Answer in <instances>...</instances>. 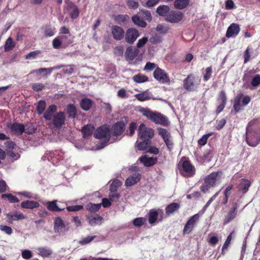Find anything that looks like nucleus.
Listing matches in <instances>:
<instances>
[{"label":"nucleus","mask_w":260,"mask_h":260,"mask_svg":"<svg viewBox=\"0 0 260 260\" xmlns=\"http://www.w3.org/2000/svg\"><path fill=\"white\" fill-rule=\"evenodd\" d=\"M142 114L156 124L168 126L170 122L166 116L157 112H153L148 108H142L140 110Z\"/></svg>","instance_id":"f257e3e1"},{"label":"nucleus","mask_w":260,"mask_h":260,"mask_svg":"<svg viewBox=\"0 0 260 260\" xmlns=\"http://www.w3.org/2000/svg\"><path fill=\"white\" fill-rule=\"evenodd\" d=\"M178 169L180 174L185 177H191L196 173V168L193 166L189 159L185 157H182L180 161Z\"/></svg>","instance_id":"f03ea898"},{"label":"nucleus","mask_w":260,"mask_h":260,"mask_svg":"<svg viewBox=\"0 0 260 260\" xmlns=\"http://www.w3.org/2000/svg\"><path fill=\"white\" fill-rule=\"evenodd\" d=\"M221 172H214L206 176L204 179V183L200 187L201 190L206 193L210 188L216 186L217 182H219V178Z\"/></svg>","instance_id":"7ed1b4c3"},{"label":"nucleus","mask_w":260,"mask_h":260,"mask_svg":"<svg viewBox=\"0 0 260 260\" xmlns=\"http://www.w3.org/2000/svg\"><path fill=\"white\" fill-rule=\"evenodd\" d=\"M94 137L97 139H104V145L106 144L110 139V129L108 126L103 125L99 127L94 133Z\"/></svg>","instance_id":"20e7f679"},{"label":"nucleus","mask_w":260,"mask_h":260,"mask_svg":"<svg viewBox=\"0 0 260 260\" xmlns=\"http://www.w3.org/2000/svg\"><path fill=\"white\" fill-rule=\"evenodd\" d=\"M201 80L198 77L192 74L188 75L183 80V87L187 91H193L197 85H199Z\"/></svg>","instance_id":"39448f33"},{"label":"nucleus","mask_w":260,"mask_h":260,"mask_svg":"<svg viewBox=\"0 0 260 260\" xmlns=\"http://www.w3.org/2000/svg\"><path fill=\"white\" fill-rule=\"evenodd\" d=\"M154 135V130L146 126L144 123H141L138 128V136L142 140L150 141Z\"/></svg>","instance_id":"423d86ee"},{"label":"nucleus","mask_w":260,"mask_h":260,"mask_svg":"<svg viewBox=\"0 0 260 260\" xmlns=\"http://www.w3.org/2000/svg\"><path fill=\"white\" fill-rule=\"evenodd\" d=\"M164 210L161 209H151L148 213L149 224L153 225L156 221L161 222L164 219Z\"/></svg>","instance_id":"0eeeda50"},{"label":"nucleus","mask_w":260,"mask_h":260,"mask_svg":"<svg viewBox=\"0 0 260 260\" xmlns=\"http://www.w3.org/2000/svg\"><path fill=\"white\" fill-rule=\"evenodd\" d=\"M238 208L239 204L237 202H234L232 203L231 207L224 217L223 220V224L224 225L228 224L236 218L238 215Z\"/></svg>","instance_id":"6e6552de"},{"label":"nucleus","mask_w":260,"mask_h":260,"mask_svg":"<svg viewBox=\"0 0 260 260\" xmlns=\"http://www.w3.org/2000/svg\"><path fill=\"white\" fill-rule=\"evenodd\" d=\"M139 36L140 32L137 29L129 27L126 30L124 39L127 44L132 45L134 43Z\"/></svg>","instance_id":"1a4fd4ad"},{"label":"nucleus","mask_w":260,"mask_h":260,"mask_svg":"<svg viewBox=\"0 0 260 260\" xmlns=\"http://www.w3.org/2000/svg\"><path fill=\"white\" fill-rule=\"evenodd\" d=\"M154 78L161 83L170 84V80L167 73L159 67L156 68L153 72Z\"/></svg>","instance_id":"9d476101"},{"label":"nucleus","mask_w":260,"mask_h":260,"mask_svg":"<svg viewBox=\"0 0 260 260\" xmlns=\"http://www.w3.org/2000/svg\"><path fill=\"white\" fill-rule=\"evenodd\" d=\"M127 123L126 118L124 120L116 122L112 127V134L114 136H119L123 133L125 126Z\"/></svg>","instance_id":"9b49d317"},{"label":"nucleus","mask_w":260,"mask_h":260,"mask_svg":"<svg viewBox=\"0 0 260 260\" xmlns=\"http://www.w3.org/2000/svg\"><path fill=\"white\" fill-rule=\"evenodd\" d=\"M51 120L55 127L60 128L65 123L66 116L64 112L59 111L56 113Z\"/></svg>","instance_id":"f8f14e48"},{"label":"nucleus","mask_w":260,"mask_h":260,"mask_svg":"<svg viewBox=\"0 0 260 260\" xmlns=\"http://www.w3.org/2000/svg\"><path fill=\"white\" fill-rule=\"evenodd\" d=\"M183 13L178 11H171L165 17V19L171 23H178L180 22L183 18Z\"/></svg>","instance_id":"ddd939ff"},{"label":"nucleus","mask_w":260,"mask_h":260,"mask_svg":"<svg viewBox=\"0 0 260 260\" xmlns=\"http://www.w3.org/2000/svg\"><path fill=\"white\" fill-rule=\"evenodd\" d=\"M216 100L219 105L216 108V114H219L223 110L227 102V98L224 91H221L219 93Z\"/></svg>","instance_id":"4468645a"},{"label":"nucleus","mask_w":260,"mask_h":260,"mask_svg":"<svg viewBox=\"0 0 260 260\" xmlns=\"http://www.w3.org/2000/svg\"><path fill=\"white\" fill-rule=\"evenodd\" d=\"M200 216L199 214H196L190 217L187 221L183 229V234H189L193 230L197 222L199 219Z\"/></svg>","instance_id":"2eb2a0df"},{"label":"nucleus","mask_w":260,"mask_h":260,"mask_svg":"<svg viewBox=\"0 0 260 260\" xmlns=\"http://www.w3.org/2000/svg\"><path fill=\"white\" fill-rule=\"evenodd\" d=\"M111 34L115 40L120 41L124 39L125 31L121 27L113 25L111 27Z\"/></svg>","instance_id":"dca6fc26"},{"label":"nucleus","mask_w":260,"mask_h":260,"mask_svg":"<svg viewBox=\"0 0 260 260\" xmlns=\"http://www.w3.org/2000/svg\"><path fill=\"white\" fill-rule=\"evenodd\" d=\"M57 110V107L55 104H52L48 106L44 113L43 117L47 121H50L53 117V116Z\"/></svg>","instance_id":"f3484780"},{"label":"nucleus","mask_w":260,"mask_h":260,"mask_svg":"<svg viewBox=\"0 0 260 260\" xmlns=\"http://www.w3.org/2000/svg\"><path fill=\"white\" fill-rule=\"evenodd\" d=\"M10 131L13 134L19 136L25 132V127L22 123L14 122L9 126Z\"/></svg>","instance_id":"a211bd4d"},{"label":"nucleus","mask_w":260,"mask_h":260,"mask_svg":"<svg viewBox=\"0 0 260 260\" xmlns=\"http://www.w3.org/2000/svg\"><path fill=\"white\" fill-rule=\"evenodd\" d=\"M139 53L138 48H134L132 46L127 47L125 52L126 60L127 61H132L137 56Z\"/></svg>","instance_id":"6ab92c4d"},{"label":"nucleus","mask_w":260,"mask_h":260,"mask_svg":"<svg viewBox=\"0 0 260 260\" xmlns=\"http://www.w3.org/2000/svg\"><path fill=\"white\" fill-rule=\"evenodd\" d=\"M240 28L239 25L236 23H232L228 27L226 37L228 38L236 36L240 32Z\"/></svg>","instance_id":"aec40b11"},{"label":"nucleus","mask_w":260,"mask_h":260,"mask_svg":"<svg viewBox=\"0 0 260 260\" xmlns=\"http://www.w3.org/2000/svg\"><path fill=\"white\" fill-rule=\"evenodd\" d=\"M141 178V175L139 173H136L129 177L125 181V185L127 187L131 186L138 182Z\"/></svg>","instance_id":"412c9836"},{"label":"nucleus","mask_w":260,"mask_h":260,"mask_svg":"<svg viewBox=\"0 0 260 260\" xmlns=\"http://www.w3.org/2000/svg\"><path fill=\"white\" fill-rule=\"evenodd\" d=\"M67 10L69 11L72 19H76L79 14V9L76 5L72 2H69L67 5Z\"/></svg>","instance_id":"4be33fe9"},{"label":"nucleus","mask_w":260,"mask_h":260,"mask_svg":"<svg viewBox=\"0 0 260 260\" xmlns=\"http://www.w3.org/2000/svg\"><path fill=\"white\" fill-rule=\"evenodd\" d=\"M94 129V126L91 124H87L84 125L81 129L83 138L87 139L91 136Z\"/></svg>","instance_id":"5701e85b"},{"label":"nucleus","mask_w":260,"mask_h":260,"mask_svg":"<svg viewBox=\"0 0 260 260\" xmlns=\"http://www.w3.org/2000/svg\"><path fill=\"white\" fill-rule=\"evenodd\" d=\"M7 217L9 220H19L26 218V216L21 212L14 211L7 214Z\"/></svg>","instance_id":"b1692460"},{"label":"nucleus","mask_w":260,"mask_h":260,"mask_svg":"<svg viewBox=\"0 0 260 260\" xmlns=\"http://www.w3.org/2000/svg\"><path fill=\"white\" fill-rule=\"evenodd\" d=\"M37 251V253L43 257H49L53 253L52 249L47 246L38 247Z\"/></svg>","instance_id":"393cba45"},{"label":"nucleus","mask_w":260,"mask_h":260,"mask_svg":"<svg viewBox=\"0 0 260 260\" xmlns=\"http://www.w3.org/2000/svg\"><path fill=\"white\" fill-rule=\"evenodd\" d=\"M139 160L146 167L152 166L157 162V158L156 157H147L146 155L140 157Z\"/></svg>","instance_id":"a878e982"},{"label":"nucleus","mask_w":260,"mask_h":260,"mask_svg":"<svg viewBox=\"0 0 260 260\" xmlns=\"http://www.w3.org/2000/svg\"><path fill=\"white\" fill-rule=\"evenodd\" d=\"M180 205L177 203H172L167 206L165 209L166 214L168 216L173 214L179 210Z\"/></svg>","instance_id":"bb28decb"},{"label":"nucleus","mask_w":260,"mask_h":260,"mask_svg":"<svg viewBox=\"0 0 260 260\" xmlns=\"http://www.w3.org/2000/svg\"><path fill=\"white\" fill-rule=\"evenodd\" d=\"M40 204L34 201L27 200L21 203V207L24 209H33L38 208Z\"/></svg>","instance_id":"cd10ccee"},{"label":"nucleus","mask_w":260,"mask_h":260,"mask_svg":"<svg viewBox=\"0 0 260 260\" xmlns=\"http://www.w3.org/2000/svg\"><path fill=\"white\" fill-rule=\"evenodd\" d=\"M129 20V16L126 14H119L114 17L115 21L120 25L126 24Z\"/></svg>","instance_id":"c85d7f7f"},{"label":"nucleus","mask_w":260,"mask_h":260,"mask_svg":"<svg viewBox=\"0 0 260 260\" xmlns=\"http://www.w3.org/2000/svg\"><path fill=\"white\" fill-rule=\"evenodd\" d=\"M56 155H59V157H61V155H62V151L61 150L46 151L44 157H45L49 161H51L52 162H54L55 161V157ZM59 158H60L61 157Z\"/></svg>","instance_id":"c756f323"},{"label":"nucleus","mask_w":260,"mask_h":260,"mask_svg":"<svg viewBox=\"0 0 260 260\" xmlns=\"http://www.w3.org/2000/svg\"><path fill=\"white\" fill-rule=\"evenodd\" d=\"M92 101L88 98L82 99L80 103V107L84 111H88L92 106Z\"/></svg>","instance_id":"7c9ffc66"},{"label":"nucleus","mask_w":260,"mask_h":260,"mask_svg":"<svg viewBox=\"0 0 260 260\" xmlns=\"http://www.w3.org/2000/svg\"><path fill=\"white\" fill-rule=\"evenodd\" d=\"M251 182L249 180L243 179L242 182H241L238 185V189L239 191H242V193L244 194L248 191Z\"/></svg>","instance_id":"2f4dec72"},{"label":"nucleus","mask_w":260,"mask_h":260,"mask_svg":"<svg viewBox=\"0 0 260 260\" xmlns=\"http://www.w3.org/2000/svg\"><path fill=\"white\" fill-rule=\"evenodd\" d=\"M67 113L69 118H75L77 114V108L73 104H69L67 108Z\"/></svg>","instance_id":"473e14b6"},{"label":"nucleus","mask_w":260,"mask_h":260,"mask_svg":"<svg viewBox=\"0 0 260 260\" xmlns=\"http://www.w3.org/2000/svg\"><path fill=\"white\" fill-rule=\"evenodd\" d=\"M190 0H175L174 7L175 8L182 10L186 8L189 4Z\"/></svg>","instance_id":"72a5a7b5"},{"label":"nucleus","mask_w":260,"mask_h":260,"mask_svg":"<svg viewBox=\"0 0 260 260\" xmlns=\"http://www.w3.org/2000/svg\"><path fill=\"white\" fill-rule=\"evenodd\" d=\"M62 42V48H66L73 43L72 35L59 36Z\"/></svg>","instance_id":"f704fd0d"},{"label":"nucleus","mask_w":260,"mask_h":260,"mask_svg":"<svg viewBox=\"0 0 260 260\" xmlns=\"http://www.w3.org/2000/svg\"><path fill=\"white\" fill-rule=\"evenodd\" d=\"M140 17V16L136 15L132 17V20L135 25L142 28H145L147 25V23L143 19H141Z\"/></svg>","instance_id":"c9c22d12"},{"label":"nucleus","mask_w":260,"mask_h":260,"mask_svg":"<svg viewBox=\"0 0 260 260\" xmlns=\"http://www.w3.org/2000/svg\"><path fill=\"white\" fill-rule=\"evenodd\" d=\"M56 201L52 202L49 201L47 203V208L48 210L51 211L58 212L63 210V209L59 208L57 204Z\"/></svg>","instance_id":"e433bc0d"},{"label":"nucleus","mask_w":260,"mask_h":260,"mask_svg":"<svg viewBox=\"0 0 260 260\" xmlns=\"http://www.w3.org/2000/svg\"><path fill=\"white\" fill-rule=\"evenodd\" d=\"M157 13L160 16L167 17V14L170 12V8L168 6H159L156 10Z\"/></svg>","instance_id":"4c0bfd02"},{"label":"nucleus","mask_w":260,"mask_h":260,"mask_svg":"<svg viewBox=\"0 0 260 260\" xmlns=\"http://www.w3.org/2000/svg\"><path fill=\"white\" fill-rule=\"evenodd\" d=\"M139 15L143 20H147L149 22L151 21L152 20V16L150 12L145 9H142L139 13Z\"/></svg>","instance_id":"58836bf2"},{"label":"nucleus","mask_w":260,"mask_h":260,"mask_svg":"<svg viewBox=\"0 0 260 260\" xmlns=\"http://www.w3.org/2000/svg\"><path fill=\"white\" fill-rule=\"evenodd\" d=\"M135 96L138 101L141 102H144L150 99V97L147 91L136 94L135 95Z\"/></svg>","instance_id":"ea45409f"},{"label":"nucleus","mask_w":260,"mask_h":260,"mask_svg":"<svg viewBox=\"0 0 260 260\" xmlns=\"http://www.w3.org/2000/svg\"><path fill=\"white\" fill-rule=\"evenodd\" d=\"M46 107V103L45 100H41L38 102L36 111L39 115L42 114Z\"/></svg>","instance_id":"a19ab883"},{"label":"nucleus","mask_w":260,"mask_h":260,"mask_svg":"<svg viewBox=\"0 0 260 260\" xmlns=\"http://www.w3.org/2000/svg\"><path fill=\"white\" fill-rule=\"evenodd\" d=\"M157 131L158 135L162 138L165 142L171 138V134L169 133L165 128L161 127L158 128Z\"/></svg>","instance_id":"79ce46f5"},{"label":"nucleus","mask_w":260,"mask_h":260,"mask_svg":"<svg viewBox=\"0 0 260 260\" xmlns=\"http://www.w3.org/2000/svg\"><path fill=\"white\" fill-rule=\"evenodd\" d=\"M101 207V204H92L89 203L86 206V209L91 213H95L100 210Z\"/></svg>","instance_id":"37998d69"},{"label":"nucleus","mask_w":260,"mask_h":260,"mask_svg":"<svg viewBox=\"0 0 260 260\" xmlns=\"http://www.w3.org/2000/svg\"><path fill=\"white\" fill-rule=\"evenodd\" d=\"M1 198L4 200L7 199L11 203H15L19 202L18 198L11 193L3 194L1 196Z\"/></svg>","instance_id":"c03bdc74"},{"label":"nucleus","mask_w":260,"mask_h":260,"mask_svg":"<svg viewBox=\"0 0 260 260\" xmlns=\"http://www.w3.org/2000/svg\"><path fill=\"white\" fill-rule=\"evenodd\" d=\"M64 227V224L63 223V220L61 219L60 217H58L55 218L54 221V230L55 232H58L59 230L63 228Z\"/></svg>","instance_id":"a18cd8bd"},{"label":"nucleus","mask_w":260,"mask_h":260,"mask_svg":"<svg viewBox=\"0 0 260 260\" xmlns=\"http://www.w3.org/2000/svg\"><path fill=\"white\" fill-rule=\"evenodd\" d=\"M133 79L135 82L140 83L147 81L148 78L146 76L139 73L135 75L133 77Z\"/></svg>","instance_id":"49530a36"},{"label":"nucleus","mask_w":260,"mask_h":260,"mask_svg":"<svg viewBox=\"0 0 260 260\" xmlns=\"http://www.w3.org/2000/svg\"><path fill=\"white\" fill-rule=\"evenodd\" d=\"M146 221L144 217H137L133 219L132 222L134 225L136 227H140L144 225Z\"/></svg>","instance_id":"de8ad7c7"},{"label":"nucleus","mask_w":260,"mask_h":260,"mask_svg":"<svg viewBox=\"0 0 260 260\" xmlns=\"http://www.w3.org/2000/svg\"><path fill=\"white\" fill-rule=\"evenodd\" d=\"M52 46L54 49H59L62 48V42L59 36L55 38L52 41Z\"/></svg>","instance_id":"09e8293b"},{"label":"nucleus","mask_w":260,"mask_h":260,"mask_svg":"<svg viewBox=\"0 0 260 260\" xmlns=\"http://www.w3.org/2000/svg\"><path fill=\"white\" fill-rule=\"evenodd\" d=\"M15 46V43H14L13 39L11 38H9L5 45V51H9L13 49Z\"/></svg>","instance_id":"8fccbe9b"},{"label":"nucleus","mask_w":260,"mask_h":260,"mask_svg":"<svg viewBox=\"0 0 260 260\" xmlns=\"http://www.w3.org/2000/svg\"><path fill=\"white\" fill-rule=\"evenodd\" d=\"M96 238V236H87L86 237L82 238L78 243L81 245H85L89 244Z\"/></svg>","instance_id":"3c124183"},{"label":"nucleus","mask_w":260,"mask_h":260,"mask_svg":"<svg viewBox=\"0 0 260 260\" xmlns=\"http://www.w3.org/2000/svg\"><path fill=\"white\" fill-rule=\"evenodd\" d=\"M143 141L139 142L137 144L138 149L139 150H146L149 144H150V141L142 140Z\"/></svg>","instance_id":"603ef678"},{"label":"nucleus","mask_w":260,"mask_h":260,"mask_svg":"<svg viewBox=\"0 0 260 260\" xmlns=\"http://www.w3.org/2000/svg\"><path fill=\"white\" fill-rule=\"evenodd\" d=\"M121 185V182L119 180L116 179L113 181L110 186V191H117L118 188Z\"/></svg>","instance_id":"864d4df0"},{"label":"nucleus","mask_w":260,"mask_h":260,"mask_svg":"<svg viewBox=\"0 0 260 260\" xmlns=\"http://www.w3.org/2000/svg\"><path fill=\"white\" fill-rule=\"evenodd\" d=\"M212 135V133L204 135L202 136V137L198 140V144L201 146L205 145L207 143L209 138Z\"/></svg>","instance_id":"5fc2aeb1"},{"label":"nucleus","mask_w":260,"mask_h":260,"mask_svg":"<svg viewBox=\"0 0 260 260\" xmlns=\"http://www.w3.org/2000/svg\"><path fill=\"white\" fill-rule=\"evenodd\" d=\"M56 69H57V68H55V67H52V68H40L38 70H34L33 71H32L31 72V74L34 73H41L46 72V75L47 74L50 75L51 73V72H52V71Z\"/></svg>","instance_id":"6e6d98bb"},{"label":"nucleus","mask_w":260,"mask_h":260,"mask_svg":"<svg viewBox=\"0 0 260 260\" xmlns=\"http://www.w3.org/2000/svg\"><path fill=\"white\" fill-rule=\"evenodd\" d=\"M212 73V69L211 66L206 69L205 73L203 76V80L204 81L206 82L209 80L211 77Z\"/></svg>","instance_id":"4d7b16f0"},{"label":"nucleus","mask_w":260,"mask_h":260,"mask_svg":"<svg viewBox=\"0 0 260 260\" xmlns=\"http://www.w3.org/2000/svg\"><path fill=\"white\" fill-rule=\"evenodd\" d=\"M41 51L40 50H35L26 54L25 58L26 59H34L36 58L40 54H41Z\"/></svg>","instance_id":"13d9d810"},{"label":"nucleus","mask_w":260,"mask_h":260,"mask_svg":"<svg viewBox=\"0 0 260 260\" xmlns=\"http://www.w3.org/2000/svg\"><path fill=\"white\" fill-rule=\"evenodd\" d=\"M251 49L248 46L246 48V50L243 53V57L244 58V63H247L248 61H249L250 59L251 56Z\"/></svg>","instance_id":"bf43d9fd"},{"label":"nucleus","mask_w":260,"mask_h":260,"mask_svg":"<svg viewBox=\"0 0 260 260\" xmlns=\"http://www.w3.org/2000/svg\"><path fill=\"white\" fill-rule=\"evenodd\" d=\"M156 30L157 32L160 34H165L167 33L169 30V27L164 25L159 24L157 25Z\"/></svg>","instance_id":"052dcab7"},{"label":"nucleus","mask_w":260,"mask_h":260,"mask_svg":"<svg viewBox=\"0 0 260 260\" xmlns=\"http://www.w3.org/2000/svg\"><path fill=\"white\" fill-rule=\"evenodd\" d=\"M150 42L152 44H157L160 43L162 41V38L158 36L155 35L151 37L149 39Z\"/></svg>","instance_id":"680f3d73"},{"label":"nucleus","mask_w":260,"mask_h":260,"mask_svg":"<svg viewBox=\"0 0 260 260\" xmlns=\"http://www.w3.org/2000/svg\"><path fill=\"white\" fill-rule=\"evenodd\" d=\"M102 219L103 218L101 216L97 215L96 216L89 217V223L91 225H94Z\"/></svg>","instance_id":"e2e57ef3"},{"label":"nucleus","mask_w":260,"mask_h":260,"mask_svg":"<svg viewBox=\"0 0 260 260\" xmlns=\"http://www.w3.org/2000/svg\"><path fill=\"white\" fill-rule=\"evenodd\" d=\"M137 128V124L135 122H132L129 123V127H128V135L129 136H132L135 132V130Z\"/></svg>","instance_id":"0e129e2a"},{"label":"nucleus","mask_w":260,"mask_h":260,"mask_svg":"<svg viewBox=\"0 0 260 260\" xmlns=\"http://www.w3.org/2000/svg\"><path fill=\"white\" fill-rule=\"evenodd\" d=\"M148 39L146 37H144L139 39L137 43L136 47L137 48L143 47L148 42Z\"/></svg>","instance_id":"69168bd1"},{"label":"nucleus","mask_w":260,"mask_h":260,"mask_svg":"<svg viewBox=\"0 0 260 260\" xmlns=\"http://www.w3.org/2000/svg\"><path fill=\"white\" fill-rule=\"evenodd\" d=\"M123 47L122 46H116L114 48V53L118 56H122L123 54Z\"/></svg>","instance_id":"338daca9"},{"label":"nucleus","mask_w":260,"mask_h":260,"mask_svg":"<svg viewBox=\"0 0 260 260\" xmlns=\"http://www.w3.org/2000/svg\"><path fill=\"white\" fill-rule=\"evenodd\" d=\"M251 84L252 86L256 87L260 84V75L256 74L252 79Z\"/></svg>","instance_id":"774afa93"}]
</instances>
